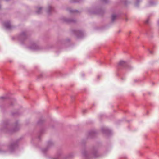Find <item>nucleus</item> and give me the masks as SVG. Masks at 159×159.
I'll return each instance as SVG.
<instances>
[{
  "instance_id": "obj_1",
  "label": "nucleus",
  "mask_w": 159,
  "mask_h": 159,
  "mask_svg": "<svg viewBox=\"0 0 159 159\" xmlns=\"http://www.w3.org/2000/svg\"><path fill=\"white\" fill-rule=\"evenodd\" d=\"M116 16L115 15H113L112 16V19L113 20H114L115 18H116Z\"/></svg>"
}]
</instances>
